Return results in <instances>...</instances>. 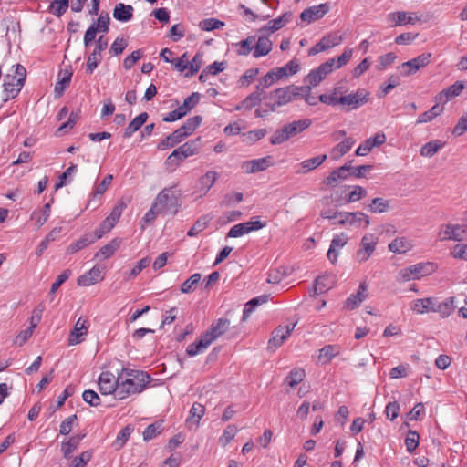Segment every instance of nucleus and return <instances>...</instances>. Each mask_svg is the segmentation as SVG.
Wrapping results in <instances>:
<instances>
[{"label": "nucleus", "mask_w": 467, "mask_h": 467, "mask_svg": "<svg viewBox=\"0 0 467 467\" xmlns=\"http://www.w3.org/2000/svg\"><path fill=\"white\" fill-rule=\"evenodd\" d=\"M118 400L142 392L150 382V376L143 371L122 368L119 372Z\"/></svg>", "instance_id": "nucleus-1"}, {"label": "nucleus", "mask_w": 467, "mask_h": 467, "mask_svg": "<svg viewBox=\"0 0 467 467\" xmlns=\"http://www.w3.org/2000/svg\"><path fill=\"white\" fill-rule=\"evenodd\" d=\"M26 78V69L21 64L14 65L4 78L2 99L7 102L18 96Z\"/></svg>", "instance_id": "nucleus-2"}, {"label": "nucleus", "mask_w": 467, "mask_h": 467, "mask_svg": "<svg viewBox=\"0 0 467 467\" xmlns=\"http://www.w3.org/2000/svg\"><path fill=\"white\" fill-rule=\"evenodd\" d=\"M312 125L310 119H303L289 122L282 128L277 129L270 137L269 141L272 145H279L291 138L302 133Z\"/></svg>", "instance_id": "nucleus-3"}, {"label": "nucleus", "mask_w": 467, "mask_h": 467, "mask_svg": "<svg viewBox=\"0 0 467 467\" xmlns=\"http://www.w3.org/2000/svg\"><path fill=\"white\" fill-rule=\"evenodd\" d=\"M180 196V191H176L175 186L166 187L157 194L153 203L162 214L174 215L181 207Z\"/></svg>", "instance_id": "nucleus-4"}, {"label": "nucleus", "mask_w": 467, "mask_h": 467, "mask_svg": "<svg viewBox=\"0 0 467 467\" xmlns=\"http://www.w3.org/2000/svg\"><path fill=\"white\" fill-rule=\"evenodd\" d=\"M303 89L304 87H296L294 85L276 88L267 96L269 101L265 103V107L270 108L272 111H275L278 107L284 106L297 99Z\"/></svg>", "instance_id": "nucleus-5"}, {"label": "nucleus", "mask_w": 467, "mask_h": 467, "mask_svg": "<svg viewBox=\"0 0 467 467\" xmlns=\"http://www.w3.org/2000/svg\"><path fill=\"white\" fill-rule=\"evenodd\" d=\"M201 150L200 138L188 140L175 149L167 158V165L179 166L185 159L199 153Z\"/></svg>", "instance_id": "nucleus-6"}, {"label": "nucleus", "mask_w": 467, "mask_h": 467, "mask_svg": "<svg viewBox=\"0 0 467 467\" xmlns=\"http://www.w3.org/2000/svg\"><path fill=\"white\" fill-rule=\"evenodd\" d=\"M335 64L336 58H330L321 64L318 67L311 70L305 78V81L309 84V86L305 88L309 91L311 87H317L329 73L333 71Z\"/></svg>", "instance_id": "nucleus-7"}, {"label": "nucleus", "mask_w": 467, "mask_h": 467, "mask_svg": "<svg viewBox=\"0 0 467 467\" xmlns=\"http://www.w3.org/2000/svg\"><path fill=\"white\" fill-rule=\"evenodd\" d=\"M368 97L369 92L361 88L355 93L339 97L338 101L341 105L347 107V111H349L366 104L368 101Z\"/></svg>", "instance_id": "nucleus-8"}, {"label": "nucleus", "mask_w": 467, "mask_h": 467, "mask_svg": "<svg viewBox=\"0 0 467 467\" xmlns=\"http://www.w3.org/2000/svg\"><path fill=\"white\" fill-rule=\"evenodd\" d=\"M378 237L372 234H366L359 244V248L356 253V258L359 263L366 262L376 250Z\"/></svg>", "instance_id": "nucleus-9"}, {"label": "nucleus", "mask_w": 467, "mask_h": 467, "mask_svg": "<svg viewBox=\"0 0 467 467\" xmlns=\"http://www.w3.org/2000/svg\"><path fill=\"white\" fill-rule=\"evenodd\" d=\"M119 375L114 376L109 371H105L99 377V389L102 395L114 394L115 398L118 399V388H119Z\"/></svg>", "instance_id": "nucleus-10"}, {"label": "nucleus", "mask_w": 467, "mask_h": 467, "mask_svg": "<svg viewBox=\"0 0 467 467\" xmlns=\"http://www.w3.org/2000/svg\"><path fill=\"white\" fill-rule=\"evenodd\" d=\"M431 57V53H423L415 58H412L407 62L402 63L400 67V68L401 69V74L403 76L408 77L416 73L418 70H420L422 67H425L430 64Z\"/></svg>", "instance_id": "nucleus-11"}, {"label": "nucleus", "mask_w": 467, "mask_h": 467, "mask_svg": "<svg viewBox=\"0 0 467 467\" xmlns=\"http://www.w3.org/2000/svg\"><path fill=\"white\" fill-rule=\"evenodd\" d=\"M370 223L369 217L362 213H347L342 212L341 219L338 221V224L340 225H350L354 227H361L367 228Z\"/></svg>", "instance_id": "nucleus-12"}, {"label": "nucleus", "mask_w": 467, "mask_h": 467, "mask_svg": "<svg viewBox=\"0 0 467 467\" xmlns=\"http://www.w3.org/2000/svg\"><path fill=\"white\" fill-rule=\"evenodd\" d=\"M107 40L104 38L103 36H100L96 41L95 48L88 57L87 72L92 74L93 71L97 68L98 65L101 61V53L107 48Z\"/></svg>", "instance_id": "nucleus-13"}, {"label": "nucleus", "mask_w": 467, "mask_h": 467, "mask_svg": "<svg viewBox=\"0 0 467 467\" xmlns=\"http://www.w3.org/2000/svg\"><path fill=\"white\" fill-rule=\"evenodd\" d=\"M330 10L328 3H323L306 8L300 15L302 21L310 24L322 18Z\"/></svg>", "instance_id": "nucleus-14"}, {"label": "nucleus", "mask_w": 467, "mask_h": 467, "mask_svg": "<svg viewBox=\"0 0 467 467\" xmlns=\"http://www.w3.org/2000/svg\"><path fill=\"white\" fill-rule=\"evenodd\" d=\"M265 226L259 220L249 221L234 225L228 232L227 237L237 238L253 231H257Z\"/></svg>", "instance_id": "nucleus-15"}, {"label": "nucleus", "mask_w": 467, "mask_h": 467, "mask_svg": "<svg viewBox=\"0 0 467 467\" xmlns=\"http://www.w3.org/2000/svg\"><path fill=\"white\" fill-rule=\"evenodd\" d=\"M465 235L466 232L461 225L451 223L443 225L439 233L441 241H462Z\"/></svg>", "instance_id": "nucleus-16"}, {"label": "nucleus", "mask_w": 467, "mask_h": 467, "mask_svg": "<svg viewBox=\"0 0 467 467\" xmlns=\"http://www.w3.org/2000/svg\"><path fill=\"white\" fill-rule=\"evenodd\" d=\"M385 141V134L382 132H378L373 137H370L368 140H366L364 143L360 144L356 150L355 153L357 156H366L372 150L373 148L384 144Z\"/></svg>", "instance_id": "nucleus-17"}, {"label": "nucleus", "mask_w": 467, "mask_h": 467, "mask_svg": "<svg viewBox=\"0 0 467 467\" xmlns=\"http://www.w3.org/2000/svg\"><path fill=\"white\" fill-rule=\"evenodd\" d=\"M272 165V157L267 156L259 159H254L248 161H244L242 164V169L245 173H255L263 171Z\"/></svg>", "instance_id": "nucleus-18"}, {"label": "nucleus", "mask_w": 467, "mask_h": 467, "mask_svg": "<svg viewBox=\"0 0 467 467\" xmlns=\"http://www.w3.org/2000/svg\"><path fill=\"white\" fill-rule=\"evenodd\" d=\"M295 328V325L285 326V327H278L272 332V337L268 341V347L271 348H278L280 347L291 335L292 331Z\"/></svg>", "instance_id": "nucleus-19"}, {"label": "nucleus", "mask_w": 467, "mask_h": 467, "mask_svg": "<svg viewBox=\"0 0 467 467\" xmlns=\"http://www.w3.org/2000/svg\"><path fill=\"white\" fill-rule=\"evenodd\" d=\"M368 285L366 282H361L356 294L350 295L345 301L344 308L353 310L358 307L368 296Z\"/></svg>", "instance_id": "nucleus-20"}, {"label": "nucleus", "mask_w": 467, "mask_h": 467, "mask_svg": "<svg viewBox=\"0 0 467 467\" xmlns=\"http://www.w3.org/2000/svg\"><path fill=\"white\" fill-rule=\"evenodd\" d=\"M101 273L102 268L100 266L95 265L89 271L78 276L77 283L80 286H89L94 285L99 281L103 280Z\"/></svg>", "instance_id": "nucleus-21"}, {"label": "nucleus", "mask_w": 467, "mask_h": 467, "mask_svg": "<svg viewBox=\"0 0 467 467\" xmlns=\"http://www.w3.org/2000/svg\"><path fill=\"white\" fill-rule=\"evenodd\" d=\"M436 297H425L411 302L410 309L420 315L434 312Z\"/></svg>", "instance_id": "nucleus-22"}, {"label": "nucleus", "mask_w": 467, "mask_h": 467, "mask_svg": "<svg viewBox=\"0 0 467 467\" xmlns=\"http://www.w3.org/2000/svg\"><path fill=\"white\" fill-rule=\"evenodd\" d=\"M273 48V43L268 36H261L258 38L255 37V45L253 51V57L259 58L268 55Z\"/></svg>", "instance_id": "nucleus-23"}, {"label": "nucleus", "mask_w": 467, "mask_h": 467, "mask_svg": "<svg viewBox=\"0 0 467 467\" xmlns=\"http://www.w3.org/2000/svg\"><path fill=\"white\" fill-rule=\"evenodd\" d=\"M88 320L83 317H79L74 327V329L70 332L68 344L76 345L81 342L80 337L88 333Z\"/></svg>", "instance_id": "nucleus-24"}, {"label": "nucleus", "mask_w": 467, "mask_h": 467, "mask_svg": "<svg viewBox=\"0 0 467 467\" xmlns=\"http://www.w3.org/2000/svg\"><path fill=\"white\" fill-rule=\"evenodd\" d=\"M205 408L203 405L198 402H194L190 410L189 417L186 420V425L188 428H197L199 426L201 419L203 417Z\"/></svg>", "instance_id": "nucleus-25"}, {"label": "nucleus", "mask_w": 467, "mask_h": 467, "mask_svg": "<svg viewBox=\"0 0 467 467\" xmlns=\"http://www.w3.org/2000/svg\"><path fill=\"white\" fill-rule=\"evenodd\" d=\"M212 343L213 342L210 339V336L204 333L199 337L198 340L187 347L186 352L191 357L195 356L206 350Z\"/></svg>", "instance_id": "nucleus-26"}, {"label": "nucleus", "mask_w": 467, "mask_h": 467, "mask_svg": "<svg viewBox=\"0 0 467 467\" xmlns=\"http://www.w3.org/2000/svg\"><path fill=\"white\" fill-rule=\"evenodd\" d=\"M134 8L132 5L119 3L113 9V17L119 22H129L133 17Z\"/></svg>", "instance_id": "nucleus-27"}, {"label": "nucleus", "mask_w": 467, "mask_h": 467, "mask_svg": "<svg viewBox=\"0 0 467 467\" xmlns=\"http://www.w3.org/2000/svg\"><path fill=\"white\" fill-rule=\"evenodd\" d=\"M230 326V321L227 318H219L213 322L210 328L205 332L206 335L210 336V339L213 342L217 337L222 336L227 331Z\"/></svg>", "instance_id": "nucleus-28"}, {"label": "nucleus", "mask_w": 467, "mask_h": 467, "mask_svg": "<svg viewBox=\"0 0 467 467\" xmlns=\"http://www.w3.org/2000/svg\"><path fill=\"white\" fill-rule=\"evenodd\" d=\"M388 21L389 26L394 27L407 24H415L417 18L408 15L406 12L400 11L389 13L388 15Z\"/></svg>", "instance_id": "nucleus-29"}, {"label": "nucleus", "mask_w": 467, "mask_h": 467, "mask_svg": "<svg viewBox=\"0 0 467 467\" xmlns=\"http://www.w3.org/2000/svg\"><path fill=\"white\" fill-rule=\"evenodd\" d=\"M327 158V156L326 154H322V155H318V156L303 161L299 164L300 170L296 171V173L306 174V173L317 169L318 166H320L322 163H324L326 161Z\"/></svg>", "instance_id": "nucleus-30"}, {"label": "nucleus", "mask_w": 467, "mask_h": 467, "mask_svg": "<svg viewBox=\"0 0 467 467\" xmlns=\"http://www.w3.org/2000/svg\"><path fill=\"white\" fill-rule=\"evenodd\" d=\"M255 45V36H249L238 43L233 44V48L238 56H248L253 54Z\"/></svg>", "instance_id": "nucleus-31"}, {"label": "nucleus", "mask_w": 467, "mask_h": 467, "mask_svg": "<svg viewBox=\"0 0 467 467\" xmlns=\"http://www.w3.org/2000/svg\"><path fill=\"white\" fill-rule=\"evenodd\" d=\"M96 242V238L93 237V234L91 233L85 234L83 236H81L78 240L72 243L70 245L67 246L66 253L67 254H73L87 246L90 245L91 244Z\"/></svg>", "instance_id": "nucleus-32"}, {"label": "nucleus", "mask_w": 467, "mask_h": 467, "mask_svg": "<svg viewBox=\"0 0 467 467\" xmlns=\"http://www.w3.org/2000/svg\"><path fill=\"white\" fill-rule=\"evenodd\" d=\"M217 179L218 173L213 171H209L203 176H202L198 181L200 195H205L213 187Z\"/></svg>", "instance_id": "nucleus-33"}, {"label": "nucleus", "mask_w": 467, "mask_h": 467, "mask_svg": "<svg viewBox=\"0 0 467 467\" xmlns=\"http://www.w3.org/2000/svg\"><path fill=\"white\" fill-rule=\"evenodd\" d=\"M149 115L147 112H142L131 120L128 127L125 129L123 137L130 138L136 131H138L142 125L147 121Z\"/></svg>", "instance_id": "nucleus-34"}, {"label": "nucleus", "mask_w": 467, "mask_h": 467, "mask_svg": "<svg viewBox=\"0 0 467 467\" xmlns=\"http://www.w3.org/2000/svg\"><path fill=\"white\" fill-rule=\"evenodd\" d=\"M454 297L451 296L442 302H439L436 298L434 312L440 314L442 318L448 317L455 309Z\"/></svg>", "instance_id": "nucleus-35"}, {"label": "nucleus", "mask_w": 467, "mask_h": 467, "mask_svg": "<svg viewBox=\"0 0 467 467\" xmlns=\"http://www.w3.org/2000/svg\"><path fill=\"white\" fill-rule=\"evenodd\" d=\"M185 139L184 136H182V133L179 131L177 129L174 130L171 134L167 136L165 139H163L157 146V149L160 150H164L169 148H172L175 145L179 144Z\"/></svg>", "instance_id": "nucleus-36"}, {"label": "nucleus", "mask_w": 467, "mask_h": 467, "mask_svg": "<svg viewBox=\"0 0 467 467\" xmlns=\"http://www.w3.org/2000/svg\"><path fill=\"white\" fill-rule=\"evenodd\" d=\"M340 353L338 345H326L319 350L318 360L323 364L329 363L333 358Z\"/></svg>", "instance_id": "nucleus-37"}, {"label": "nucleus", "mask_w": 467, "mask_h": 467, "mask_svg": "<svg viewBox=\"0 0 467 467\" xmlns=\"http://www.w3.org/2000/svg\"><path fill=\"white\" fill-rule=\"evenodd\" d=\"M121 239L114 238L109 244L102 246L95 254V258L103 257L104 259L112 256L115 252L119 248Z\"/></svg>", "instance_id": "nucleus-38"}, {"label": "nucleus", "mask_w": 467, "mask_h": 467, "mask_svg": "<svg viewBox=\"0 0 467 467\" xmlns=\"http://www.w3.org/2000/svg\"><path fill=\"white\" fill-rule=\"evenodd\" d=\"M390 208V201L376 197L372 199L371 202L366 206V209L372 213H383Z\"/></svg>", "instance_id": "nucleus-39"}, {"label": "nucleus", "mask_w": 467, "mask_h": 467, "mask_svg": "<svg viewBox=\"0 0 467 467\" xmlns=\"http://www.w3.org/2000/svg\"><path fill=\"white\" fill-rule=\"evenodd\" d=\"M289 18L290 15L284 14L277 18L270 20L265 26L259 29V32L266 31L275 33V31L281 29L289 21Z\"/></svg>", "instance_id": "nucleus-40"}, {"label": "nucleus", "mask_w": 467, "mask_h": 467, "mask_svg": "<svg viewBox=\"0 0 467 467\" xmlns=\"http://www.w3.org/2000/svg\"><path fill=\"white\" fill-rule=\"evenodd\" d=\"M72 73L66 70L64 72L60 71L58 74V81L55 85V94L57 97H60L63 95L65 89L69 86L71 81Z\"/></svg>", "instance_id": "nucleus-41"}, {"label": "nucleus", "mask_w": 467, "mask_h": 467, "mask_svg": "<svg viewBox=\"0 0 467 467\" xmlns=\"http://www.w3.org/2000/svg\"><path fill=\"white\" fill-rule=\"evenodd\" d=\"M269 296L268 295H262L260 296L254 297L248 301L245 304L244 309L243 311V317L242 319L244 321L246 320L250 314L255 309L256 306L265 304L268 301Z\"/></svg>", "instance_id": "nucleus-42"}, {"label": "nucleus", "mask_w": 467, "mask_h": 467, "mask_svg": "<svg viewBox=\"0 0 467 467\" xmlns=\"http://www.w3.org/2000/svg\"><path fill=\"white\" fill-rule=\"evenodd\" d=\"M354 143L355 140L350 138L339 142L331 150L332 158L334 160H338L350 150Z\"/></svg>", "instance_id": "nucleus-43"}, {"label": "nucleus", "mask_w": 467, "mask_h": 467, "mask_svg": "<svg viewBox=\"0 0 467 467\" xmlns=\"http://www.w3.org/2000/svg\"><path fill=\"white\" fill-rule=\"evenodd\" d=\"M445 143L440 140H431L424 144L420 149V155L423 157L431 158L434 156Z\"/></svg>", "instance_id": "nucleus-44"}, {"label": "nucleus", "mask_w": 467, "mask_h": 467, "mask_svg": "<svg viewBox=\"0 0 467 467\" xmlns=\"http://www.w3.org/2000/svg\"><path fill=\"white\" fill-rule=\"evenodd\" d=\"M51 205L49 202L46 203L41 211H34L31 219L35 220L36 226L40 228L45 224L50 216Z\"/></svg>", "instance_id": "nucleus-45"}, {"label": "nucleus", "mask_w": 467, "mask_h": 467, "mask_svg": "<svg viewBox=\"0 0 467 467\" xmlns=\"http://www.w3.org/2000/svg\"><path fill=\"white\" fill-rule=\"evenodd\" d=\"M201 116H194L186 120L178 130L182 133L185 138L190 136L202 123Z\"/></svg>", "instance_id": "nucleus-46"}, {"label": "nucleus", "mask_w": 467, "mask_h": 467, "mask_svg": "<svg viewBox=\"0 0 467 467\" xmlns=\"http://www.w3.org/2000/svg\"><path fill=\"white\" fill-rule=\"evenodd\" d=\"M69 7V0H54L50 3L47 11L56 16L61 17Z\"/></svg>", "instance_id": "nucleus-47"}, {"label": "nucleus", "mask_w": 467, "mask_h": 467, "mask_svg": "<svg viewBox=\"0 0 467 467\" xmlns=\"http://www.w3.org/2000/svg\"><path fill=\"white\" fill-rule=\"evenodd\" d=\"M201 95L198 92H193L192 95L187 97L182 105L178 107V110L184 117L189 111H191L199 102Z\"/></svg>", "instance_id": "nucleus-48"}, {"label": "nucleus", "mask_w": 467, "mask_h": 467, "mask_svg": "<svg viewBox=\"0 0 467 467\" xmlns=\"http://www.w3.org/2000/svg\"><path fill=\"white\" fill-rule=\"evenodd\" d=\"M255 91L252 92L243 100V106H244L245 109H251L252 108L258 105L263 99L265 97V93L259 91V87L255 88Z\"/></svg>", "instance_id": "nucleus-49"}, {"label": "nucleus", "mask_w": 467, "mask_h": 467, "mask_svg": "<svg viewBox=\"0 0 467 467\" xmlns=\"http://www.w3.org/2000/svg\"><path fill=\"white\" fill-rule=\"evenodd\" d=\"M411 247L410 243L404 237L394 239L389 244V251L396 254H404Z\"/></svg>", "instance_id": "nucleus-50"}, {"label": "nucleus", "mask_w": 467, "mask_h": 467, "mask_svg": "<svg viewBox=\"0 0 467 467\" xmlns=\"http://www.w3.org/2000/svg\"><path fill=\"white\" fill-rule=\"evenodd\" d=\"M306 372L303 368H293L288 376L285 378V382L291 387L295 388L300 382L304 380Z\"/></svg>", "instance_id": "nucleus-51"}, {"label": "nucleus", "mask_w": 467, "mask_h": 467, "mask_svg": "<svg viewBox=\"0 0 467 467\" xmlns=\"http://www.w3.org/2000/svg\"><path fill=\"white\" fill-rule=\"evenodd\" d=\"M81 438L79 436H73L67 441H63L61 444V451L66 459H70L71 453L78 448Z\"/></svg>", "instance_id": "nucleus-52"}, {"label": "nucleus", "mask_w": 467, "mask_h": 467, "mask_svg": "<svg viewBox=\"0 0 467 467\" xmlns=\"http://www.w3.org/2000/svg\"><path fill=\"white\" fill-rule=\"evenodd\" d=\"M210 223V218L206 215L200 217L188 231L187 235L190 237H194L198 235L200 233L203 232Z\"/></svg>", "instance_id": "nucleus-53"}, {"label": "nucleus", "mask_w": 467, "mask_h": 467, "mask_svg": "<svg viewBox=\"0 0 467 467\" xmlns=\"http://www.w3.org/2000/svg\"><path fill=\"white\" fill-rule=\"evenodd\" d=\"M201 274L195 273L192 275H191L186 281H184L181 285V292L184 294L192 293L194 291L197 284L201 280Z\"/></svg>", "instance_id": "nucleus-54"}, {"label": "nucleus", "mask_w": 467, "mask_h": 467, "mask_svg": "<svg viewBox=\"0 0 467 467\" xmlns=\"http://www.w3.org/2000/svg\"><path fill=\"white\" fill-rule=\"evenodd\" d=\"M342 40L343 36L338 32L329 33L324 36L321 39L323 45L326 47V49L338 46Z\"/></svg>", "instance_id": "nucleus-55"}, {"label": "nucleus", "mask_w": 467, "mask_h": 467, "mask_svg": "<svg viewBox=\"0 0 467 467\" xmlns=\"http://www.w3.org/2000/svg\"><path fill=\"white\" fill-rule=\"evenodd\" d=\"M420 435L416 431L410 430L405 439L408 452L412 453L419 446Z\"/></svg>", "instance_id": "nucleus-56"}, {"label": "nucleus", "mask_w": 467, "mask_h": 467, "mask_svg": "<svg viewBox=\"0 0 467 467\" xmlns=\"http://www.w3.org/2000/svg\"><path fill=\"white\" fill-rule=\"evenodd\" d=\"M162 431V421H156L149 425L143 431V439L148 441L154 439Z\"/></svg>", "instance_id": "nucleus-57"}, {"label": "nucleus", "mask_w": 467, "mask_h": 467, "mask_svg": "<svg viewBox=\"0 0 467 467\" xmlns=\"http://www.w3.org/2000/svg\"><path fill=\"white\" fill-rule=\"evenodd\" d=\"M112 180L113 176L111 174H109L103 179V181L99 185L95 187L91 193L92 200L89 201L88 205L91 204V202L95 200L97 196H101L106 192L108 187L110 185Z\"/></svg>", "instance_id": "nucleus-58"}, {"label": "nucleus", "mask_w": 467, "mask_h": 467, "mask_svg": "<svg viewBox=\"0 0 467 467\" xmlns=\"http://www.w3.org/2000/svg\"><path fill=\"white\" fill-rule=\"evenodd\" d=\"M237 431H238V430L235 425H234V424L228 425L224 429L222 436L219 438L220 444L223 447L226 446L227 444H229L232 441V440L235 437Z\"/></svg>", "instance_id": "nucleus-59"}, {"label": "nucleus", "mask_w": 467, "mask_h": 467, "mask_svg": "<svg viewBox=\"0 0 467 467\" xmlns=\"http://www.w3.org/2000/svg\"><path fill=\"white\" fill-rule=\"evenodd\" d=\"M31 325L25 330L21 331L16 337L15 343L18 346H23L29 337H32L36 323L34 322V317H31Z\"/></svg>", "instance_id": "nucleus-60"}, {"label": "nucleus", "mask_w": 467, "mask_h": 467, "mask_svg": "<svg viewBox=\"0 0 467 467\" xmlns=\"http://www.w3.org/2000/svg\"><path fill=\"white\" fill-rule=\"evenodd\" d=\"M464 88V84L462 81H456L454 84L444 89L440 93L441 97L444 95L447 99L459 96Z\"/></svg>", "instance_id": "nucleus-61"}, {"label": "nucleus", "mask_w": 467, "mask_h": 467, "mask_svg": "<svg viewBox=\"0 0 467 467\" xmlns=\"http://www.w3.org/2000/svg\"><path fill=\"white\" fill-rule=\"evenodd\" d=\"M410 370V367L409 364H400L389 371V378L392 379L406 378L409 376V372Z\"/></svg>", "instance_id": "nucleus-62"}, {"label": "nucleus", "mask_w": 467, "mask_h": 467, "mask_svg": "<svg viewBox=\"0 0 467 467\" xmlns=\"http://www.w3.org/2000/svg\"><path fill=\"white\" fill-rule=\"evenodd\" d=\"M92 451H85L72 460L70 467H84L92 458Z\"/></svg>", "instance_id": "nucleus-63"}, {"label": "nucleus", "mask_w": 467, "mask_h": 467, "mask_svg": "<svg viewBox=\"0 0 467 467\" xmlns=\"http://www.w3.org/2000/svg\"><path fill=\"white\" fill-rule=\"evenodd\" d=\"M453 258L467 261V244H457L451 251Z\"/></svg>", "instance_id": "nucleus-64"}]
</instances>
